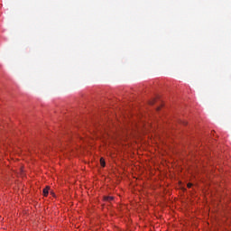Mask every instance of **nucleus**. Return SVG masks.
Here are the masks:
<instances>
[{"instance_id":"f257e3e1","label":"nucleus","mask_w":231,"mask_h":231,"mask_svg":"<svg viewBox=\"0 0 231 231\" xmlns=\"http://www.w3.org/2000/svg\"><path fill=\"white\" fill-rule=\"evenodd\" d=\"M50 187H46L45 189H43V196H48V194L50 193Z\"/></svg>"},{"instance_id":"f03ea898","label":"nucleus","mask_w":231,"mask_h":231,"mask_svg":"<svg viewBox=\"0 0 231 231\" xmlns=\"http://www.w3.org/2000/svg\"><path fill=\"white\" fill-rule=\"evenodd\" d=\"M101 167H106V161H104V158L100 159Z\"/></svg>"},{"instance_id":"7ed1b4c3","label":"nucleus","mask_w":231,"mask_h":231,"mask_svg":"<svg viewBox=\"0 0 231 231\" xmlns=\"http://www.w3.org/2000/svg\"><path fill=\"white\" fill-rule=\"evenodd\" d=\"M113 197H105V201H113Z\"/></svg>"},{"instance_id":"20e7f679","label":"nucleus","mask_w":231,"mask_h":231,"mask_svg":"<svg viewBox=\"0 0 231 231\" xmlns=\"http://www.w3.org/2000/svg\"><path fill=\"white\" fill-rule=\"evenodd\" d=\"M192 187V183H188V189H190Z\"/></svg>"},{"instance_id":"39448f33","label":"nucleus","mask_w":231,"mask_h":231,"mask_svg":"<svg viewBox=\"0 0 231 231\" xmlns=\"http://www.w3.org/2000/svg\"><path fill=\"white\" fill-rule=\"evenodd\" d=\"M152 104H154V101H151L150 102V105L152 106Z\"/></svg>"},{"instance_id":"423d86ee","label":"nucleus","mask_w":231,"mask_h":231,"mask_svg":"<svg viewBox=\"0 0 231 231\" xmlns=\"http://www.w3.org/2000/svg\"><path fill=\"white\" fill-rule=\"evenodd\" d=\"M157 111H160V107L157 108Z\"/></svg>"}]
</instances>
